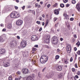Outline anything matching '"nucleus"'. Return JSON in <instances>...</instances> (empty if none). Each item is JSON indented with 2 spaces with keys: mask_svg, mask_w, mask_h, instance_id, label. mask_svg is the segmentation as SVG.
I'll return each mask as SVG.
<instances>
[{
  "mask_svg": "<svg viewBox=\"0 0 80 80\" xmlns=\"http://www.w3.org/2000/svg\"><path fill=\"white\" fill-rule=\"evenodd\" d=\"M40 62L42 64L46 63V62L48 61V56L46 55H44L43 56H42L40 59Z\"/></svg>",
  "mask_w": 80,
  "mask_h": 80,
  "instance_id": "1",
  "label": "nucleus"
},
{
  "mask_svg": "<svg viewBox=\"0 0 80 80\" xmlns=\"http://www.w3.org/2000/svg\"><path fill=\"white\" fill-rule=\"evenodd\" d=\"M51 42L52 43H53L54 45H57L58 42V38L56 36H54L51 39Z\"/></svg>",
  "mask_w": 80,
  "mask_h": 80,
  "instance_id": "2",
  "label": "nucleus"
},
{
  "mask_svg": "<svg viewBox=\"0 0 80 80\" xmlns=\"http://www.w3.org/2000/svg\"><path fill=\"white\" fill-rule=\"evenodd\" d=\"M35 75L32 73L31 74V75L28 76L26 79L27 80H35Z\"/></svg>",
  "mask_w": 80,
  "mask_h": 80,
  "instance_id": "3",
  "label": "nucleus"
},
{
  "mask_svg": "<svg viewBox=\"0 0 80 80\" xmlns=\"http://www.w3.org/2000/svg\"><path fill=\"white\" fill-rule=\"evenodd\" d=\"M50 37L49 35L46 36L44 40V43H48L50 42Z\"/></svg>",
  "mask_w": 80,
  "mask_h": 80,
  "instance_id": "4",
  "label": "nucleus"
},
{
  "mask_svg": "<svg viewBox=\"0 0 80 80\" xmlns=\"http://www.w3.org/2000/svg\"><path fill=\"white\" fill-rule=\"evenodd\" d=\"M26 45H27V42H26V41L23 40L22 41L21 44V46L22 48H24V47H25Z\"/></svg>",
  "mask_w": 80,
  "mask_h": 80,
  "instance_id": "5",
  "label": "nucleus"
},
{
  "mask_svg": "<svg viewBox=\"0 0 80 80\" xmlns=\"http://www.w3.org/2000/svg\"><path fill=\"white\" fill-rule=\"evenodd\" d=\"M67 51L68 53H70L71 52V46L69 44H67L66 48Z\"/></svg>",
  "mask_w": 80,
  "mask_h": 80,
  "instance_id": "6",
  "label": "nucleus"
},
{
  "mask_svg": "<svg viewBox=\"0 0 80 80\" xmlns=\"http://www.w3.org/2000/svg\"><path fill=\"white\" fill-rule=\"evenodd\" d=\"M22 72L23 74H28L29 72L28 70L26 68H23L22 70Z\"/></svg>",
  "mask_w": 80,
  "mask_h": 80,
  "instance_id": "7",
  "label": "nucleus"
},
{
  "mask_svg": "<svg viewBox=\"0 0 80 80\" xmlns=\"http://www.w3.org/2000/svg\"><path fill=\"white\" fill-rule=\"evenodd\" d=\"M22 23L23 21L21 20H18L16 22V25H18V26L22 25Z\"/></svg>",
  "mask_w": 80,
  "mask_h": 80,
  "instance_id": "8",
  "label": "nucleus"
},
{
  "mask_svg": "<svg viewBox=\"0 0 80 80\" xmlns=\"http://www.w3.org/2000/svg\"><path fill=\"white\" fill-rule=\"evenodd\" d=\"M11 44L12 47H15L17 45V41L15 40H13L11 42Z\"/></svg>",
  "mask_w": 80,
  "mask_h": 80,
  "instance_id": "9",
  "label": "nucleus"
},
{
  "mask_svg": "<svg viewBox=\"0 0 80 80\" xmlns=\"http://www.w3.org/2000/svg\"><path fill=\"white\" fill-rule=\"evenodd\" d=\"M31 40L32 41H37L38 40V37L37 36L33 35L31 37Z\"/></svg>",
  "mask_w": 80,
  "mask_h": 80,
  "instance_id": "10",
  "label": "nucleus"
},
{
  "mask_svg": "<svg viewBox=\"0 0 80 80\" xmlns=\"http://www.w3.org/2000/svg\"><path fill=\"white\" fill-rule=\"evenodd\" d=\"M56 68L58 70V71H61L62 70V66L59 65H57L55 66Z\"/></svg>",
  "mask_w": 80,
  "mask_h": 80,
  "instance_id": "11",
  "label": "nucleus"
},
{
  "mask_svg": "<svg viewBox=\"0 0 80 80\" xmlns=\"http://www.w3.org/2000/svg\"><path fill=\"white\" fill-rule=\"evenodd\" d=\"M6 51L5 49L4 48H1L0 49V54L1 55H2L3 54V53H5V52Z\"/></svg>",
  "mask_w": 80,
  "mask_h": 80,
  "instance_id": "12",
  "label": "nucleus"
},
{
  "mask_svg": "<svg viewBox=\"0 0 80 80\" xmlns=\"http://www.w3.org/2000/svg\"><path fill=\"white\" fill-rule=\"evenodd\" d=\"M19 16L20 15L19 14V13L17 12H14V16L15 18H18Z\"/></svg>",
  "mask_w": 80,
  "mask_h": 80,
  "instance_id": "13",
  "label": "nucleus"
},
{
  "mask_svg": "<svg viewBox=\"0 0 80 80\" xmlns=\"http://www.w3.org/2000/svg\"><path fill=\"white\" fill-rule=\"evenodd\" d=\"M10 65V64L9 62H6L4 63V66L5 67H9Z\"/></svg>",
  "mask_w": 80,
  "mask_h": 80,
  "instance_id": "14",
  "label": "nucleus"
},
{
  "mask_svg": "<svg viewBox=\"0 0 80 80\" xmlns=\"http://www.w3.org/2000/svg\"><path fill=\"white\" fill-rule=\"evenodd\" d=\"M76 7L78 12H80V5L79 3H78Z\"/></svg>",
  "mask_w": 80,
  "mask_h": 80,
  "instance_id": "15",
  "label": "nucleus"
},
{
  "mask_svg": "<svg viewBox=\"0 0 80 80\" xmlns=\"http://www.w3.org/2000/svg\"><path fill=\"white\" fill-rule=\"evenodd\" d=\"M63 15L64 17H66L64 18V19H66V20H68L69 18L68 17V15L66 13H64Z\"/></svg>",
  "mask_w": 80,
  "mask_h": 80,
  "instance_id": "16",
  "label": "nucleus"
},
{
  "mask_svg": "<svg viewBox=\"0 0 80 80\" xmlns=\"http://www.w3.org/2000/svg\"><path fill=\"white\" fill-rule=\"evenodd\" d=\"M54 14L56 15H58L59 14V12L58 10H55L54 11Z\"/></svg>",
  "mask_w": 80,
  "mask_h": 80,
  "instance_id": "17",
  "label": "nucleus"
},
{
  "mask_svg": "<svg viewBox=\"0 0 80 80\" xmlns=\"http://www.w3.org/2000/svg\"><path fill=\"white\" fill-rule=\"evenodd\" d=\"M10 17L11 18H15V13L12 12L10 14Z\"/></svg>",
  "mask_w": 80,
  "mask_h": 80,
  "instance_id": "18",
  "label": "nucleus"
},
{
  "mask_svg": "<svg viewBox=\"0 0 80 80\" xmlns=\"http://www.w3.org/2000/svg\"><path fill=\"white\" fill-rule=\"evenodd\" d=\"M4 40L2 37H0V42L2 43V42H4Z\"/></svg>",
  "mask_w": 80,
  "mask_h": 80,
  "instance_id": "19",
  "label": "nucleus"
},
{
  "mask_svg": "<svg viewBox=\"0 0 80 80\" xmlns=\"http://www.w3.org/2000/svg\"><path fill=\"white\" fill-rule=\"evenodd\" d=\"M64 64H68L69 62L68 60L66 59L64 60Z\"/></svg>",
  "mask_w": 80,
  "mask_h": 80,
  "instance_id": "20",
  "label": "nucleus"
},
{
  "mask_svg": "<svg viewBox=\"0 0 80 80\" xmlns=\"http://www.w3.org/2000/svg\"><path fill=\"white\" fill-rule=\"evenodd\" d=\"M7 28L9 29H10L12 28V24H10L7 26Z\"/></svg>",
  "mask_w": 80,
  "mask_h": 80,
  "instance_id": "21",
  "label": "nucleus"
},
{
  "mask_svg": "<svg viewBox=\"0 0 80 80\" xmlns=\"http://www.w3.org/2000/svg\"><path fill=\"white\" fill-rule=\"evenodd\" d=\"M3 10H4V11L5 12H6L7 11H9L10 10H9V9H8L7 8H4Z\"/></svg>",
  "mask_w": 80,
  "mask_h": 80,
  "instance_id": "22",
  "label": "nucleus"
},
{
  "mask_svg": "<svg viewBox=\"0 0 80 80\" xmlns=\"http://www.w3.org/2000/svg\"><path fill=\"white\" fill-rule=\"evenodd\" d=\"M59 58H60V56L57 55L56 56L55 58L56 59V60H57V59H59Z\"/></svg>",
  "mask_w": 80,
  "mask_h": 80,
  "instance_id": "23",
  "label": "nucleus"
},
{
  "mask_svg": "<svg viewBox=\"0 0 80 80\" xmlns=\"http://www.w3.org/2000/svg\"><path fill=\"white\" fill-rule=\"evenodd\" d=\"M60 6L61 7V8H63V7H65V5H64V4L62 3L60 4Z\"/></svg>",
  "mask_w": 80,
  "mask_h": 80,
  "instance_id": "24",
  "label": "nucleus"
},
{
  "mask_svg": "<svg viewBox=\"0 0 80 80\" xmlns=\"http://www.w3.org/2000/svg\"><path fill=\"white\" fill-rule=\"evenodd\" d=\"M76 45H77V46H78V47H79V46H80V42H79V41H78V42H77L76 43Z\"/></svg>",
  "mask_w": 80,
  "mask_h": 80,
  "instance_id": "25",
  "label": "nucleus"
},
{
  "mask_svg": "<svg viewBox=\"0 0 80 80\" xmlns=\"http://www.w3.org/2000/svg\"><path fill=\"white\" fill-rule=\"evenodd\" d=\"M46 77L47 78H50V74H48L46 75Z\"/></svg>",
  "mask_w": 80,
  "mask_h": 80,
  "instance_id": "26",
  "label": "nucleus"
},
{
  "mask_svg": "<svg viewBox=\"0 0 80 80\" xmlns=\"http://www.w3.org/2000/svg\"><path fill=\"white\" fill-rule=\"evenodd\" d=\"M46 48H51V46H50L47 45L46 46Z\"/></svg>",
  "mask_w": 80,
  "mask_h": 80,
  "instance_id": "27",
  "label": "nucleus"
},
{
  "mask_svg": "<svg viewBox=\"0 0 80 80\" xmlns=\"http://www.w3.org/2000/svg\"><path fill=\"white\" fill-rule=\"evenodd\" d=\"M72 3H73V4H75V3H76V2L75 0H73L72 1Z\"/></svg>",
  "mask_w": 80,
  "mask_h": 80,
  "instance_id": "28",
  "label": "nucleus"
},
{
  "mask_svg": "<svg viewBox=\"0 0 80 80\" xmlns=\"http://www.w3.org/2000/svg\"><path fill=\"white\" fill-rule=\"evenodd\" d=\"M12 76H10L8 78L9 80H12Z\"/></svg>",
  "mask_w": 80,
  "mask_h": 80,
  "instance_id": "29",
  "label": "nucleus"
},
{
  "mask_svg": "<svg viewBox=\"0 0 80 80\" xmlns=\"http://www.w3.org/2000/svg\"><path fill=\"white\" fill-rule=\"evenodd\" d=\"M58 5V4L57 3H56L53 6V7H57V5Z\"/></svg>",
  "mask_w": 80,
  "mask_h": 80,
  "instance_id": "30",
  "label": "nucleus"
},
{
  "mask_svg": "<svg viewBox=\"0 0 80 80\" xmlns=\"http://www.w3.org/2000/svg\"><path fill=\"white\" fill-rule=\"evenodd\" d=\"M17 74L18 75H20L21 74V72L20 71H18L17 72Z\"/></svg>",
  "mask_w": 80,
  "mask_h": 80,
  "instance_id": "31",
  "label": "nucleus"
},
{
  "mask_svg": "<svg viewBox=\"0 0 80 80\" xmlns=\"http://www.w3.org/2000/svg\"><path fill=\"white\" fill-rule=\"evenodd\" d=\"M37 50V48H32V51H36Z\"/></svg>",
  "mask_w": 80,
  "mask_h": 80,
  "instance_id": "32",
  "label": "nucleus"
},
{
  "mask_svg": "<svg viewBox=\"0 0 80 80\" xmlns=\"http://www.w3.org/2000/svg\"><path fill=\"white\" fill-rule=\"evenodd\" d=\"M77 54H78V55H80V51L78 50V52H77Z\"/></svg>",
  "mask_w": 80,
  "mask_h": 80,
  "instance_id": "33",
  "label": "nucleus"
},
{
  "mask_svg": "<svg viewBox=\"0 0 80 80\" xmlns=\"http://www.w3.org/2000/svg\"><path fill=\"white\" fill-rule=\"evenodd\" d=\"M48 23L47 22H46V23H45V26H44V27H47V26L48 25Z\"/></svg>",
  "mask_w": 80,
  "mask_h": 80,
  "instance_id": "34",
  "label": "nucleus"
},
{
  "mask_svg": "<svg viewBox=\"0 0 80 80\" xmlns=\"http://www.w3.org/2000/svg\"><path fill=\"white\" fill-rule=\"evenodd\" d=\"M35 61H33V60H32V64H35Z\"/></svg>",
  "mask_w": 80,
  "mask_h": 80,
  "instance_id": "35",
  "label": "nucleus"
},
{
  "mask_svg": "<svg viewBox=\"0 0 80 80\" xmlns=\"http://www.w3.org/2000/svg\"><path fill=\"white\" fill-rule=\"evenodd\" d=\"M70 21H73V20H74V19L73 18H71L70 19Z\"/></svg>",
  "mask_w": 80,
  "mask_h": 80,
  "instance_id": "36",
  "label": "nucleus"
},
{
  "mask_svg": "<svg viewBox=\"0 0 80 80\" xmlns=\"http://www.w3.org/2000/svg\"><path fill=\"white\" fill-rule=\"evenodd\" d=\"M72 72H74L75 71V69L74 68H72Z\"/></svg>",
  "mask_w": 80,
  "mask_h": 80,
  "instance_id": "37",
  "label": "nucleus"
},
{
  "mask_svg": "<svg viewBox=\"0 0 80 80\" xmlns=\"http://www.w3.org/2000/svg\"><path fill=\"white\" fill-rule=\"evenodd\" d=\"M14 8L16 10H18V7L16 6H15Z\"/></svg>",
  "mask_w": 80,
  "mask_h": 80,
  "instance_id": "38",
  "label": "nucleus"
},
{
  "mask_svg": "<svg viewBox=\"0 0 80 80\" xmlns=\"http://www.w3.org/2000/svg\"><path fill=\"white\" fill-rule=\"evenodd\" d=\"M63 2L64 3H67L68 2V0H63Z\"/></svg>",
  "mask_w": 80,
  "mask_h": 80,
  "instance_id": "39",
  "label": "nucleus"
},
{
  "mask_svg": "<svg viewBox=\"0 0 80 80\" xmlns=\"http://www.w3.org/2000/svg\"><path fill=\"white\" fill-rule=\"evenodd\" d=\"M36 23H37L38 24V25H39V24H40V22L37 21L36 22Z\"/></svg>",
  "mask_w": 80,
  "mask_h": 80,
  "instance_id": "40",
  "label": "nucleus"
},
{
  "mask_svg": "<svg viewBox=\"0 0 80 80\" xmlns=\"http://www.w3.org/2000/svg\"><path fill=\"white\" fill-rule=\"evenodd\" d=\"M53 77V75L52 74H50V78H52Z\"/></svg>",
  "mask_w": 80,
  "mask_h": 80,
  "instance_id": "41",
  "label": "nucleus"
},
{
  "mask_svg": "<svg viewBox=\"0 0 80 80\" xmlns=\"http://www.w3.org/2000/svg\"><path fill=\"white\" fill-rule=\"evenodd\" d=\"M42 30V28L41 27L39 30V32H41Z\"/></svg>",
  "mask_w": 80,
  "mask_h": 80,
  "instance_id": "42",
  "label": "nucleus"
},
{
  "mask_svg": "<svg viewBox=\"0 0 80 80\" xmlns=\"http://www.w3.org/2000/svg\"><path fill=\"white\" fill-rule=\"evenodd\" d=\"M77 74L78 75H80V72L79 71H78L77 72Z\"/></svg>",
  "mask_w": 80,
  "mask_h": 80,
  "instance_id": "43",
  "label": "nucleus"
},
{
  "mask_svg": "<svg viewBox=\"0 0 80 80\" xmlns=\"http://www.w3.org/2000/svg\"><path fill=\"white\" fill-rule=\"evenodd\" d=\"M73 37L75 38H77V35L76 34H74Z\"/></svg>",
  "mask_w": 80,
  "mask_h": 80,
  "instance_id": "44",
  "label": "nucleus"
},
{
  "mask_svg": "<svg viewBox=\"0 0 80 80\" xmlns=\"http://www.w3.org/2000/svg\"><path fill=\"white\" fill-rule=\"evenodd\" d=\"M34 47L38 48V45H36L34 46Z\"/></svg>",
  "mask_w": 80,
  "mask_h": 80,
  "instance_id": "45",
  "label": "nucleus"
},
{
  "mask_svg": "<svg viewBox=\"0 0 80 80\" xmlns=\"http://www.w3.org/2000/svg\"><path fill=\"white\" fill-rule=\"evenodd\" d=\"M73 61V58L71 57L70 59V62H72Z\"/></svg>",
  "mask_w": 80,
  "mask_h": 80,
  "instance_id": "46",
  "label": "nucleus"
},
{
  "mask_svg": "<svg viewBox=\"0 0 80 80\" xmlns=\"http://www.w3.org/2000/svg\"><path fill=\"white\" fill-rule=\"evenodd\" d=\"M15 80H20V78H15Z\"/></svg>",
  "mask_w": 80,
  "mask_h": 80,
  "instance_id": "47",
  "label": "nucleus"
},
{
  "mask_svg": "<svg viewBox=\"0 0 80 80\" xmlns=\"http://www.w3.org/2000/svg\"><path fill=\"white\" fill-rule=\"evenodd\" d=\"M46 70V68H45L44 69H42V72H43L44 71H45V70Z\"/></svg>",
  "mask_w": 80,
  "mask_h": 80,
  "instance_id": "48",
  "label": "nucleus"
},
{
  "mask_svg": "<svg viewBox=\"0 0 80 80\" xmlns=\"http://www.w3.org/2000/svg\"><path fill=\"white\" fill-rule=\"evenodd\" d=\"M51 6V5L50 4H49L47 5V7L48 8H49Z\"/></svg>",
  "mask_w": 80,
  "mask_h": 80,
  "instance_id": "49",
  "label": "nucleus"
},
{
  "mask_svg": "<svg viewBox=\"0 0 80 80\" xmlns=\"http://www.w3.org/2000/svg\"><path fill=\"white\" fill-rule=\"evenodd\" d=\"M70 6V4H66V7H68Z\"/></svg>",
  "mask_w": 80,
  "mask_h": 80,
  "instance_id": "50",
  "label": "nucleus"
},
{
  "mask_svg": "<svg viewBox=\"0 0 80 80\" xmlns=\"http://www.w3.org/2000/svg\"><path fill=\"white\" fill-rule=\"evenodd\" d=\"M75 77L76 78H78V75H76L75 76Z\"/></svg>",
  "mask_w": 80,
  "mask_h": 80,
  "instance_id": "51",
  "label": "nucleus"
},
{
  "mask_svg": "<svg viewBox=\"0 0 80 80\" xmlns=\"http://www.w3.org/2000/svg\"><path fill=\"white\" fill-rule=\"evenodd\" d=\"M6 31V29L4 28L2 29V32H5Z\"/></svg>",
  "mask_w": 80,
  "mask_h": 80,
  "instance_id": "52",
  "label": "nucleus"
},
{
  "mask_svg": "<svg viewBox=\"0 0 80 80\" xmlns=\"http://www.w3.org/2000/svg\"><path fill=\"white\" fill-rule=\"evenodd\" d=\"M75 67L76 68H78V66H77V63L75 64Z\"/></svg>",
  "mask_w": 80,
  "mask_h": 80,
  "instance_id": "53",
  "label": "nucleus"
},
{
  "mask_svg": "<svg viewBox=\"0 0 80 80\" xmlns=\"http://www.w3.org/2000/svg\"><path fill=\"white\" fill-rule=\"evenodd\" d=\"M35 7H38V3H36L35 4Z\"/></svg>",
  "mask_w": 80,
  "mask_h": 80,
  "instance_id": "54",
  "label": "nucleus"
},
{
  "mask_svg": "<svg viewBox=\"0 0 80 80\" xmlns=\"http://www.w3.org/2000/svg\"><path fill=\"white\" fill-rule=\"evenodd\" d=\"M74 50L75 51H77V48L76 47H75L74 48Z\"/></svg>",
  "mask_w": 80,
  "mask_h": 80,
  "instance_id": "55",
  "label": "nucleus"
},
{
  "mask_svg": "<svg viewBox=\"0 0 80 80\" xmlns=\"http://www.w3.org/2000/svg\"><path fill=\"white\" fill-rule=\"evenodd\" d=\"M63 40V39L62 38H60V40L61 41H62Z\"/></svg>",
  "mask_w": 80,
  "mask_h": 80,
  "instance_id": "56",
  "label": "nucleus"
},
{
  "mask_svg": "<svg viewBox=\"0 0 80 80\" xmlns=\"http://www.w3.org/2000/svg\"><path fill=\"white\" fill-rule=\"evenodd\" d=\"M25 6H24L22 7V9H23V10H24V9H25Z\"/></svg>",
  "mask_w": 80,
  "mask_h": 80,
  "instance_id": "57",
  "label": "nucleus"
},
{
  "mask_svg": "<svg viewBox=\"0 0 80 80\" xmlns=\"http://www.w3.org/2000/svg\"><path fill=\"white\" fill-rule=\"evenodd\" d=\"M45 25V22H43L42 23V26H44V25Z\"/></svg>",
  "mask_w": 80,
  "mask_h": 80,
  "instance_id": "58",
  "label": "nucleus"
},
{
  "mask_svg": "<svg viewBox=\"0 0 80 80\" xmlns=\"http://www.w3.org/2000/svg\"><path fill=\"white\" fill-rule=\"evenodd\" d=\"M54 21H56L57 20V18H54Z\"/></svg>",
  "mask_w": 80,
  "mask_h": 80,
  "instance_id": "59",
  "label": "nucleus"
},
{
  "mask_svg": "<svg viewBox=\"0 0 80 80\" xmlns=\"http://www.w3.org/2000/svg\"><path fill=\"white\" fill-rule=\"evenodd\" d=\"M57 32H60V29H57Z\"/></svg>",
  "mask_w": 80,
  "mask_h": 80,
  "instance_id": "60",
  "label": "nucleus"
},
{
  "mask_svg": "<svg viewBox=\"0 0 80 80\" xmlns=\"http://www.w3.org/2000/svg\"><path fill=\"white\" fill-rule=\"evenodd\" d=\"M32 11L31 10H29L28 12L29 13H30V12H31Z\"/></svg>",
  "mask_w": 80,
  "mask_h": 80,
  "instance_id": "61",
  "label": "nucleus"
},
{
  "mask_svg": "<svg viewBox=\"0 0 80 80\" xmlns=\"http://www.w3.org/2000/svg\"><path fill=\"white\" fill-rule=\"evenodd\" d=\"M70 27V25H68L67 26V27H68V28H69V27Z\"/></svg>",
  "mask_w": 80,
  "mask_h": 80,
  "instance_id": "62",
  "label": "nucleus"
},
{
  "mask_svg": "<svg viewBox=\"0 0 80 80\" xmlns=\"http://www.w3.org/2000/svg\"><path fill=\"white\" fill-rule=\"evenodd\" d=\"M57 52H60V49H57Z\"/></svg>",
  "mask_w": 80,
  "mask_h": 80,
  "instance_id": "63",
  "label": "nucleus"
},
{
  "mask_svg": "<svg viewBox=\"0 0 80 80\" xmlns=\"http://www.w3.org/2000/svg\"><path fill=\"white\" fill-rule=\"evenodd\" d=\"M43 3L42 2H40V4H41V5H42V4H43Z\"/></svg>",
  "mask_w": 80,
  "mask_h": 80,
  "instance_id": "64",
  "label": "nucleus"
}]
</instances>
